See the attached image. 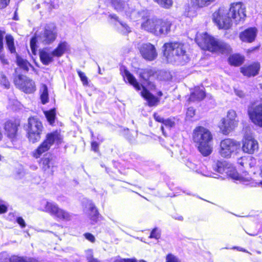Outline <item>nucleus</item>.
Returning a JSON list of instances; mask_svg holds the SVG:
<instances>
[{
  "label": "nucleus",
  "instance_id": "nucleus-31",
  "mask_svg": "<svg viewBox=\"0 0 262 262\" xmlns=\"http://www.w3.org/2000/svg\"><path fill=\"white\" fill-rule=\"evenodd\" d=\"M40 100L43 104L47 103L49 100L48 90L45 84H42L40 89Z\"/></svg>",
  "mask_w": 262,
  "mask_h": 262
},
{
  "label": "nucleus",
  "instance_id": "nucleus-39",
  "mask_svg": "<svg viewBox=\"0 0 262 262\" xmlns=\"http://www.w3.org/2000/svg\"><path fill=\"white\" fill-rule=\"evenodd\" d=\"M162 123L166 127L170 129L171 127H173L175 125L174 118H169L166 119H164Z\"/></svg>",
  "mask_w": 262,
  "mask_h": 262
},
{
  "label": "nucleus",
  "instance_id": "nucleus-15",
  "mask_svg": "<svg viewBox=\"0 0 262 262\" xmlns=\"http://www.w3.org/2000/svg\"><path fill=\"white\" fill-rule=\"evenodd\" d=\"M14 81L16 87L26 93H32L36 90L34 82L25 76L18 75Z\"/></svg>",
  "mask_w": 262,
  "mask_h": 262
},
{
  "label": "nucleus",
  "instance_id": "nucleus-29",
  "mask_svg": "<svg viewBox=\"0 0 262 262\" xmlns=\"http://www.w3.org/2000/svg\"><path fill=\"white\" fill-rule=\"evenodd\" d=\"M228 60L230 64L238 66L243 63L244 57L239 54H234L230 56Z\"/></svg>",
  "mask_w": 262,
  "mask_h": 262
},
{
  "label": "nucleus",
  "instance_id": "nucleus-53",
  "mask_svg": "<svg viewBox=\"0 0 262 262\" xmlns=\"http://www.w3.org/2000/svg\"><path fill=\"white\" fill-rule=\"evenodd\" d=\"M154 119L156 120V121L163 123L164 121V118L160 116L159 115H158L157 113H155L154 114Z\"/></svg>",
  "mask_w": 262,
  "mask_h": 262
},
{
  "label": "nucleus",
  "instance_id": "nucleus-57",
  "mask_svg": "<svg viewBox=\"0 0 262 262\" xmlns=\"http://www.w3.org/2000/svg\"><path fill=\"white\" fill-rule=\"evenodd\" d=\"M98 146H99V145L96 141H94V142H92L91 147H92V149L94 151H97L98 149Z\"/></svg>",
  "mask_w": 262,
  "mask_h": 262
},
{
  "label": "nucleus",
  "instance_id": "nucleus-38",
  "mask_svg": "<svg viewBox=\"0 0 262 262\" xmlns=\"http://www.w3.org/2000/svg\"><path fill=\"white\" fill-rule=\"evenodd\" d=\"M160 6L164 8H169L172 5V0H154Z\"/></svg>",
  "mask_w": 262,
  "mask_h": 262
},
{
  "label": "nucleus",
  "instance_id": "nucleus-42",
  "mask_svg": "<svg viewBox=\"0 0 262 262\" xmlns=\"http://www.w3.org/2000/svg\"><path fill=\"white\" fill-rule=\"evenodd\" d=\"M78 76H79L80 80L82 82V83L84 85H87L88 84V80L87 77L85 76V74L80 71H77Z\"/></svg>",
  "mask_w": 262,
  "mask_h": 262
},
{
  "label": "nucleus",
  "instance_id": "nucleus-20",
  "mask_svg": "<svg viewBox=\"0 0 262 262\" xmlns=\"http://www.w3.org/2000/svg\"><path fill=\"white\" fill-rule=\"evenodd\" d=\"M18 126L19 124L12 121H7L5 124V134L12 142L16 139L17 136Z\"/></svg>",
  "mask_w": 262,
  "mask_h": 262
},
{
  "label": "nucleus",
  "instance_id": "nucleus-62",
  "mask_svg": "<svg viewBox=\"0 0 262 262\" xmlns=\"http://www.w3.org/2000/svg\"><path fill=\"white\" fill-rule=\"evenodd\" d=\"M234 248H236L235 247ZM239 251H243V252H246V250L243 249L242 248H239V247H237L236 248Z\"/></svg>",
  "mask_w": 262,
  "mask_h": 262
},
{
  "label": "nucleus",
  "instance_id": "nucleus-34",
  "mask_svg": "<svg viewBox=\"0 0 262 262\" xmlns=\"http://www.w3.org/2000/svg\"><path fill=\"white\" fill-rule=\"evenodd\" d=\"M118 31L123 34H127L131 32L130 28L126 24L123 22L118 21V25H116Z\"/></svg>",
  "mask_w": 262,
  "mask_h": 262
},
{
  "label": "nucleus",
  "instance_id": "nucleus-7",
  "mask_svg": "<svg viewBox=\"0 0 262 262\" xmlns=\"http://www.w3.org/2000/svg\"><path fill=\"white\" fill-rule=\"evenodd\" d=\"M43 129V125L37 118L31 117L28 118L26 130L27 138L30 142L35 143L39 141Z\"/></svg>",
  "mask_w": 262,
  "mask_h": 262
},
{
  "label": "nucleus",
  "instance_id": "nucleus-49",
  "mask_svg": "<svg viewBox=\"0 0 262 262\" xmlns=\"http://www.w3.org/2000/svg\"><path fill=\"white\" fill-rule=\"evenodd\" d=\"M7 207L4 202L0 201V213H3L7 211Z\"/></svg>",
  "mask_w": 262,
  "mask_h": 262
},
{
  "label": "nucleus",
  "instance_id": "nucleus-14",
  "mask_svg": "<svg viewBox=\"0 0 262 262\" xmlns=\"http://www.w3.org/2000/svg\"><path fill=\"white\" fill-rule=\"evenodd\" d=\"M227 163L224 160H216L214 161L212 165L213 170L218 173H223L224 172L228 173V174L233 179L239 180L245 185H248L247 183V181L246 179L239 176V174L234 170L230 171L228 173V170H227Z\"/></svg>",
  "mask_w": 262,
  "mask_h": 262
},
{
  "label": "nucleus",
  "instance_id": "nucleus-44",
  "mask_svg": "<svg viewBox=\"0 0 262 262\" xmlns=\"http://www.w3.org/2000/svg\"><path fill=\"white\" fill-rule=\"evenodd\" d=\"M195 115V110L193 107H189L186 112V118L187 119H191Z\"/></svg>",
  "mask_w": 262,
  "mask_h": 262
},
{
  "label": "nucleus",
  "instance_id": "nucleus-55",
  "mask_svg": "<svg viewBox=\"0 0 262 262\" xmlns=\"http://www.w3.org/2000/svg\"><path fill=\"white\" fill-rule=\"evenodd\" d=\"M124 259L120 256H118L111 258V262H123Z\"/></svg>",
  "mask_w": 262,
  "mask_h": 262
},
{
  "label": "nucleus",
  "instance_id": "nucleus-27",
  "mask_svg": "<svg viewBox=\"0 0 262 262\" xmlns=\"http://www.w3.org/2000/svg\"><path fill=\"white\" fill-rule=\"evenodd\" d=\"M186 165L192 170L196 171L197 173H201L203 176L206 177H214L212 173L205 171L204 170H201L199 168L201 167V164L199 163L198 165L195 163H193L191 161L188 160L186 162Z\"/></svg>",
  "mask_w": 262,
  "mask_h": 262
},
{
  "label": "nucleus",
  "instance_id": "nucleus-47",
  "mask_svg": "<svg viewBox=\"0 0 262 262\" xmlns=\"http://www.w3.org/2000/svg\"><path fill=\"white\" fill-rule=\"evenodd\" d=\"M86 257L88 261L92 260V259H95L93 258V250L91 249H88L85 251Z\"/></svg>",
  "mask_w": 262,
  "mask_h": 262
},
{
  "label": "nucleus",
  "instance_id": "nucleus-21",
  "mask_svg": "<svg viewBox=\"0 0 262 262\" xmlns=\"http://www.w3.org/2000/svg\"><path fill=\"white\" fill-rule=\"evenodd\" d=\"M167 74L168 73L164 71H160L158 74H157L155 73V71L150 69L142 70L139 73L140 77L146 82H147L152 77L155 78L156 76H157V78L160 80H165L164 78H162L161 76Z\"/></svg>",
  "mask_w": 262,
  "mask_h": 262
},
{
  "label": "nucleus",
  "instance_id": "nucleus-16",
  "mask_svg": "<svg viewBox=\"0 0 262 262\" xmlns=\"http://www.w3.org/2000/svg\"><path fill=\"white\" fill-rule=\"evenodd\" d=\"M139 50L142 57L147 61H153L158 56L156 49L153 45L149 42L141 44Z\"/></svg>",
  "mask_w": 262,
  "mask_h": 262
},
{
  "label": "nucleus",
  "instance_id": "nucleus-43",
  "mask_svg": "<svg viewBox=\"0 0 262 262\" xmlns=\"http://www.w3.org/2000/svg\"><path fill=\"white\" fill-rule=\"evenodd\" d=\"M166 262H181V261L174 255L169 254L166 256Z\"/></svg>",
  "mask_w": 262,
  "mask_h": 262
},
{
  "label": "nucleus",
  "instance_id": "nucleus-52",
  "mask_svg": "<svg viewBox=\"0 0 262 262\" xmlns=\"http://www.w3.org/2000/svg\"><path fill=\"white\" fill-rule=\"evenodd\" d=\"M9 2L10 0H0V9L5 8Z\"/></svg>",
  "mask_w": 262,
  "mask_h": 262
},
{
  "label": "nucleus",
  "instance_id": "nucleus-58",
  "mask_svg": "<svg viewBox=\"0 0 262 262\" xmlns=\"http://www.w3.org/2000/svg\"><path fill=\"white\" fill-rule=\"evenodd\" d=\"M246 161V158H242L238 160V163L242 165V166H244V165L245 164V161Z\"/></svg>",
  "mask_w": 262,
  "mask_h": 262
},
{
  "label": "nucleus",
  "instance_id": "nucleus-18",
  "mask_svg": "<svg viewBox=\"0 0 262 262\" xmlns=\"http://www.w3.org/2000/svg\"><path fill=\"white\" fill-rule=\"evenodd\" d=\"M40 166L45 173L52 176L54 172L55 162L53 157L51 155H46L41 159Z\"/></svg>",
  "mask_w": 262,
  "mask_h": 262
},
{
  "label": "nucleus",
  "instance_id": "nucleus-26",
  "mask_svg": "<svg viewBox=\"0 0 262 262\" xmlns=\"http://www.w3.org/2000/svg\"><path fill=\"white\" fill-rule=\"evenodd\" d=\"M88 210H85L90 219L93 222H96L99 216L98 211L95 205L91 201H88L87 207Z\"/></svg>",
  "mask_w": 262,
  "mask_h": 262
},
{
  "label": "nucleus",
  "instance_id": "nucleus-60",
  "mask_svg": "<svg viewBox=\"0 0 262 262\" xmlns=\"http://www.w3.org/2000/svg\"><path fill=\"white\" fill-rule=\"evenodd\" d=\"M109 17L111 18V19H114V20L119 21L118 17L115 14H110L109 15Z\"/></svg>",
  "mask_w": 262,
  "mask_h": 262
},
{
  "label": "nucleus",
  "instance_id": "nucleus-23",
  "mask_svg": "<svg viewBox=\"0 0 262 262\" xmlns=\"http://www.w3.org/2000/svg\"><path fill=\"white\" fill-rule=\"evenodd\" d=\"M158 20V18L157 17L147 18L142 23L141 28L155 35Z\"/></svg>",
  "mask_w": 262,
  "mask_h": 262
},
{
  "label": "nucleus",
  "instance_id": "nucleus-40",
  "mask_svg": "<svg viewBox=\"0 0 262 262\" xmlns=\"http://www.w3.org/2000/svg\"><path fill=\"white\" fill-rule=\"evenodd\" d=\"M0 261L1 262H14L12 260V256L9 257L8 254L6 252L0 253Z\"/></svg>",
  "mask_w": 262,
  "mask_h": 262
},
{
  "label": "nucleus",
  "instance_id": "nucleus-25",
  "mask_svg": "<svg viewBox=\"0 0 262 262\" xmlns=\"http://www.w3.org/2000/svg\"><path fill=\"white\" fill-rule=\"evenodd\" d=\"M237 124L230 121L226 118L222 119L219 124V127L223 134L227 135L232 130Z\"/></svg>",
  "mask_w": 262,
  "mask_h": 262
},
{
  "label": "nucleus",
  "instance_id": "nucleus-64",
  "mask_svg": "<svg viewBox=\"0 0 262 262\" xmlns=\"http://www.w3.org/2000/svg\"><path fill=\"white\" fill-rule=\"evenodd\" d=\"M177 219L179 221H182L183 220V217L182 216H179Z\"/></svg>",
  "mask_w": 262,
  "mask_h": 262
},
{
  "label": "nucleus",
  "instance_id": "nucleus-33",
  "mask_svg": "<svg viewBox=\"0 0 262 262\" xmlns=\"http://www.w3.org/2000/svg\"><path fill=\"white\" fill-rule=\"evenodd\" d=\"M16 62L17 65L22 69L26 71H28L29 67H31L30 63L26 59L16 55Z\"/></svg>",
  "mask_w": 262,
  "mask_h": 262
},
{
  "label": "nucleus",
  "instance_id": "nucleus-30",
  "mask_svg": "<svg viewBox=\"0 0 262 262\" xmlns=\"http://www.w3.org/2000/svg\"><path fill=\"white\" fill-rule=\"evenodd\" d=\"M192 6L196 8H203L209 6L214 0H190Z\"/></svg>",
  "mask_w": 262,
  "mask_h": 262
},
{
  "label": "nucleus",
  "instance_id": "nucleus-51",
  "mask_svg": "<svg viewBox=\"0 0 262 262\" xmlns=\"http://www.w3.org/2000/svg\"><path fill=\"white\" fill-rule=\"evenodd\" d=\"M1 77L2 78V82H3V84L6 88H8L9 86V83L7 80L6 77L3 74H1Z\"/></svg>",
  "mask_w": 262,
  "mask_h": 262
},
{
  "label": "nucleus",
  "instance_id": "nucleus-63",
  "mask_svg": "<svg viewBox=\"0 0 262 262\" xmlns=\"http://www.w3.org/2000/svg\"><path fill=\"white\" fill-rule=\"evenodd\" d=\"M88 262H100L97 259H92V260H90Z\"/></svg>",
  "mask_w": 262,
  "mask_h": 262
},
{
  "label": "nucleus",
  "instance_id": "nucleus-2",
  "mask_svg": "<svg viewBox=\"0 0 262 262\" xmlns=\"http://www.w3.org/2000/svg\"><path fill=\"white\" fill-rule=\"evenodd\" d=\"M163 56L168 62L184 64L189 60L185 45L180 42H169L163 46Z\"/></svg>",
  "mask_w": 262,
  "mask_h": 262
},
{
  "label": "nucleus",
  "instance_id": "nucleus-10",
  "mask_svg": "<svg viewBox=\"0 0 262 262\" xmlns=\"http://www.w3.org/2000/svg\"><path fill=\"white\" fill-rule=\"evenodd\" d=\"M40 209L60 220L70 221L71 219L72 215L69 212L60 208L58 205L53 202L42 200L41 202Z\"/></svg>",
  "mask_w": 262,
  "mask_h": 262
},
{
  "label": "nucleus",
  "instance_id": "nucleus-19",
  "mask_svg": "<svg viewBox=\"0 0 262 262\" xmlns=\"http://www.w3.org/2000/svg\"><path fill=\"white\" fill-rule=\"evenodd\" d=\"M171 26V22L167 19L158 18L155 36L167 35L170 32Z\"/></svg>",
  "mask_w": 262,
  "mask_h": 262
},
{
  "label": "nucleus",
  "instance_id": "nucleus-13",
  "mask_svg": "<svg viewBox=\"0 0 262 262\" xmlns=\"http://www.w3.org/2000/svg\"><path fill=\"white\" fill-rule=\"evenodd\" d=\"M248 114L254 124L262 127V101L259 103L254 102L249 105Z\"/></svg>",
  "mask_w": 262,
  "mask_h": 262
},
{
  "label": "nucleus",
  "instance_id": "nucleus-50",
  "mask_svg": "<svg viewBox=\"0 0 262 262\" xmlns=\"http://www.w3.org/2000/svg\"><path fill=\"white\" fill-rule=\"evenodd\" d=\"M17 223L20 225V226L23 228L26 227V223L24 220L21 217H18L16 219Z\"/></svg>",
  "mask_w": 262,
  "mask_h": 262
},
{
  "label": "nucleus",
  "instance_id": "nucleus-35",
  "mask_svg": "<svg viewBox=\"0 0 262 262\" xmlns=\"http://www.w3.org/2000/svg\"><path fill=\"white\" fill-rule=\"evenodd\" d=\"M6 44L7 47L11 53L16 52L15 47L14 43V38L10 35H7L6 36Z\"/></svg>",
  "mask_w": 262,
  "mask_h": 262
},
{
  "label": "nucleus",
  "instance_id": "nucleus-59",
  "mask_svg": "<svg viewBox=\"0 0 262 262\" xmlns=\"http://www.w3.org/2000/svg\"><path fill=\"white\" fill-rule=\"evenodd\" d=\"M123 262H138V260L134 258H124Z\"/></svg>",
  "mask_w": 262,
  "mask_h": 262
},
{
  "label": "nucleus",
  "instance_id": "nucleus-11",
  "mask_svg": "<svg viewBox=\"0 0 262 262\" xmlns=\"http://www.w3.org/2000/svg\"><path fill=\"white\" fill-rule=\"evenodd\" d=\"M124 74V78L137 91L141 90L142 89V91L141 92V96L147 101L149 106H152L157 104L158 101V99L149 93L144 86L140 85L135 77L129 71L125 70Z\"/></svg>",
  "mask_w": 262,
  "mask_h": 262
},
{
  "label": "nucleus",
  "instance_id": "nucleus-5",
  "mask_svg": "<svg viewBox=\"0 0 262 262\" xmlns=\"http://www.w3.org/2000/svg\"><path fill=\"white\" fill-rule=\"evenodd\" d=\"M112 7L117 12L124 14L127 18L137 21L144 17L145 12L138 10L131 2L123 0H108Z\"/></svg>",
  "mask_w": 262,
  "mask_h": 262
},
{
  "label": "nucleus",
  "instance_id": "nucleus-37",
  "mask_svg": "<svg viewBox=\"0 0 262 262\" xmlns=\"http://www.w3.org/2000/svg\"><path fill=\"white\" fill-rule=\"evenodd\" d=\"M226 118H227L230 121H231L232 120V122H234V123H235L236 124H238V121L237 119V115L235 111H234V110H229L227 113V115Z\"/></svg>",
  "mask_w": 262,
  "mask_h": 262
},
{
  "label": "nucleus",
  "instance_id": "nucleus-3",
  "mask_svg": "<svg viewBox=\"0 0 262 262\" xmlns=\"http://www.w3.org/2000/svg\"><path fill=\"white\" fill-rule=\"evenodd\" d=\"M57 37V28L54 24H46L40 27L36 32L35 37L30 40V47L33 54H36L37 41L44 45L52 43Z\"/></svg>",
  "mask_w": 262,
  "mask_h": 262
},
{
  "label": "nucleus",
  "instance_id": "nucleus-45",
  "mask_svg": "<svg viewBox=\"0 0 262 262\" xmlns=\"http://www.w3.org/2000/svg\"><path fill=\"white\" fill-rule=\"evenodd\" d=\"M4 48L0 49V61H1L3 64H8V61L7 59L5 58V54L3 53Z\"/></svg>",
  "mask_w": 262,
  "mask_h": 262
},
{
  "label": "nucleus",
  "instance_id": "nucleus-22",
  "mask_svg": "<svg viewBox=\"0 0 262 262\" xmlns=\"http://www.w3.org/2000/svg\"><path fill=\"white\" fill-rule=\"evenodd\" d=\"M260 68L258 62H254L250 65H245L241 68V72L247 77L255 76L258 74Z\"/></svg>",
  "mask_w": 262,
  "mask_h": 262
},
{
  "label": "nucleus",
  "instance_id": "nucleus-4",
  "mask_svg": "<svg viewBox=\"0 0 262 262\" xmlns=\"http://www.w3.org/2000/svg\"><path fill=\"white\" fill-rule=\"evenodd\" d=\"M195 41L199 46L204 50L222 54H228L231 51L229 45L214 38L207 33L197 34Z\"/></svg>",
  "mask_w": 262,
  "mask_h": 262
},
{
  "label": "nucleus",
  "instance_id": "nucleus-28",
  "mask_svg": "<svg viewBox=\"0 0 262 262\" xmlns=\"http://www.w3.org/2000/svg\"><path fill=\"white\" fill-rule=\"evenodd\" d=\"M205 96L203 89L196 88L194 92H192L189 98L190 101H195L202 100Z\"/></svg>",
  "mask_w": 262,
  "mask_h": 262
},
{
  "label": "nucleus",
  "instance_id": "nucleus-6",
  "mask_svg": "<svg viewBox=\"0 0 262 262\" xmlns=\"http://www.w3.org/2000/svg\"><path fill=\"white\" fill-rule=\"evenodd\" d=\"M193 139L199 144L198 149L204 156H208L212 151L210 142L212 139L211 133L204 127L199 126L193 131Z\"/></svg>",
  "mask_w": 262,
  "mask_h": 262
},
{
  "label": "nucleus",
  "instance_id": "nucleus-1",
  "mask_svg": "<svg viewBox=\"0 0 262 262\" xmlns=\"http://www.w3.org/2000/svg\"><path fill=\"white\" fill-rule=\"evenodd\" d=\"M246 17V8L241 2L233 3L229 10L220 8L212 15V19L219 29H228L233 21L236 24L243 23Z\"/></svg>",
  "mask_w": 262,
  "mask_h": 262
},
{
  "label": "nucleus",
  "instance_id": "nucleus-48",
  "mask_svg": "<svg viewBox=\"0 0 262 262\" xmlns=\"http://www.w3.org/2000/svg\"><path fill=\"white\" fill-rule=\"evenodd\" d=\"M85 238L92 243H94L95 241V238L94 236L90 233H86L84 234Z\"/></svg>",
  "mask_w": 262,
  "mask_h": 262
},
{
  "label": "nucleus",
  "instance_id": "nucleus-32",
  "mask_svg": "<svg viewBox=\"0 0 262 262\" xmlns=\"http://www.w3.org/2000/svg\"><path fill=\"white\" fill-rule=\"evenodd\" d=\"M12 260L14 262H39L37 258L28 256H12Z\"/></svg>",
  "mask_w": 262,
  "mask_h": 262
},
{
  "label": "nucleus",
  "instance_id": "nucleus-12",
  "mask_svg": "<svg viewBox=\"0 0 262 262\" xmlns=\"http://www.w3.org/2000/svg\"><path fill=\"white\" fill-rule=\"evenodd\" d=\"M240 147L239 142L232 139L226 138L221 141L219 153L223 158H230L232 154L239 150Z\"/></svg>",
  "mask_w": 262,
  "mask_h": 262
},
{
  "label": "nucleus",
  "instance_id": "nucleus-54",
  "mask_svg": "<svg viewBox=\"0 0 262 262\" xmlns=\"http://www.w3.org/2000/svg\"><path fill=\"white\" fill-rule=\"evenodd\" d=\"M234 92L235 95L240 98H244L245 97V93L242 90L235 89Z\"/></svg>",
  "mask_w": 262,
  "mask_h": 262
},
{
  "label": "nucleus",
  "instance_id": "nucleus-17",
  "mask_svg": "<svg viewBox=\"0 0 262 262\" xmlns=\"http://www.w3.org/2000/svg\"><path fill=\"white\" fill-rule=\"evenodd\" d=\"M243 151L248 154H253L258 151V143L254 138L250 135H246L242 141Z\"/></svg>",
  "mask_w": 262,
  "mask_h": 262
},
{
  "label": "nucleus",
  "instance_id": "nucleus-56",
  "mask_svg": "<svg viewBox=\"0 0 262 262\" xmlns=\"http://www.w3.org/2000/svg\"><path fill=\"white\" fill-rule=\"evenodd\" d=\"M5 32L0 31V49H3V38Z\"/></svg>",
  "mask_w": 262,
  "mask_h": 262
},
{
  "label": "nucleus",
  "instance_id": "nucleus-9",
  "mask_svg": "<svg viewBox=\"0 0 262 262\" xmlns=\"http://www.w3.org/2000/svg\"><path fill=\"white\" fill-rule=\"evenodd\" d=\"M61 138L58 132H54L46 135L44 140L38 147L32 152V156L35 159L39 158L42 154L48 151L54 143L59 144Z\"/></svg>",
  "mask_w": 262,
  "mask_h": 262
},
{
  "label": "nucleus",
  "instance_id": "nucleus-41",
  "mask_svg": "<svg viewBox=\"0 0 262 262\" xmlns=\"http://www.w3.org/2000/svg\"><path fill=\"white\" fill-rule=\"evenodd\" d=\"M161 237V231L157 228H154L151 232L150 236V238H155L158 239Z\"/></svg>",
  "mask_w": 262,
  "mask_h": 262
},
{
  "label": "nucleus",
  "instance_id": "nucleus-46",
  "mask_svg": "<svg viewBox=\"0 0 262 262\" xmlns=\"http://www.w3.org/2000/svg\"><path fill=\"white\" fill-rule=\"evenodd\" d=\"M4 48L0 49V61H1L3 64H8V61L7 59L5 58V54L3 53Z\"/></svg>",
  "mask_w": 262,
  "mask_h": 262
},
{
  "label": "nucleus",
  "instance_id": "nucleus-24",
  "mask_svg": "<svg viewBox=\"0 0 262 262\" xmlns=\"http://www.w3.org/2000/svg\"><path fill=\"white\" fill-rule=\"evenodd\" d=\"M257 30L255 28H250L239 34L240 39L244 42H252L256 37Z\"/></svg>",
  "mask_w": 262,
  "mask_h": 262
},
{
  "label": "nucleus",
  "instance_id": "nucleus-8",
  "mask_svg": "<svg viewBox=\"0 0 262 262\" xmlns=\"http://www.w3.org/2000/svg\"><path fill=\"white\" fill-rule=\"evenodd\" d=\"M69 45L66 41L60 42L52 51L50 52L47 48L39 51V57L43 64L47 66L54 61V57H60L68 49Z\"/></svg>",
  "mask_w": 262,
  "mask_h": 262
},
{
  "label": "nucleus",
  "instance_id": "nucleus-61",
  "mask_svg": "<svg viewBox=\"0 0 262 262\" xmlns=\"http://www.w3.org/2000/svg\"><path fill=\"white\" fill-rule=\"evenodd\" d=\"M161 129L162 132V133H163V135H164L165 136H166V133H165V132L164 131V127H163V125H162L161 126Z\"/></svg>",
  "mask_w": 262,
  "mask_h": 262
},
{
  "label": "nucleus",
  "instance_id": "nucleus-36",
  "mask_svg": "<svg viewBox=\"0 0 262 262\" xmlns=\"http://www.w3.org/2000/svg\"><path fill=\"white\" fill-rule=\"evenodd\" d=\"M46 117L50 124L54 123L56 113L55 109H52L49 111L45 112Z\"/></svg>",
  "mask_w": 262,
  "mask_h": 262
}]
</instances>
